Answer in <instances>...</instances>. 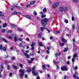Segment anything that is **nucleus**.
Segmentation results:
<instances>
[{"label":"nucleus","mask_w":79,"mask_h":79,"mask_svg":"<svg viewBox=\"0 0 79 79\" xmlns=\"http://www.w3.org/2000/svg\"><path fill=\"white\" fill-rule=\"evenodd\" d=\"M48 21V19L47 18H44L40 20L41 23L44 26H45L47 24Z\"/></svg>","instance_id":"obj_1"},{"label":"nucleus","mask_w":79,"mask_h":79,"mask_svg":"<svg viewBox=\"0 0 79 79\" xmlns=\"http://www.w3.org/2000/svg\"><path fill=\"white\" fill-rule=\"evenodd\" d=\"M35 66H34L33 68H32L31 71L32 74H33L35 76H39V73L38 72H35Z\"/></svg>","instance_id":"obj_2"},{"label":"nucleus","mask_w":79,"mask_h":79,"mask_svg":"<svg viewBox=\"0 0 79 79\" xmlns=\"http://www.w3.org/2000/svg\"><path fill=\"white\" fill-rule=\"evenodd\" d=\"M19 72L21 73L19 75V77L21 78H22L23 76H24V72L22 69H20L19 70Z\"/></svg>","instance_id":"obj_3"},{"label":"nucleus","mask_w":79,"mask_h":79,"mask_svg":"<svg viewBox=\"0 0 79 79\" xmlns=\"http://www.w3.org/2000/svg\"><path fill=\"white\" fill-rule=\"evenodd\" d=\"M35 2H36L35 1H34L31 2H30L29 4H27L26 5V7L28 8V7H30L31 5H33V4H34Z\"/></svg>","instance_id":"obj_4"},{"label":"nucleus","mask_w":79,"mask_h":79,"mask_svg":"<svg viewBox=\"0 0 79 79\" xmlns=\"http://www.w3.org/2000/svg\"><path fill=\"white\" fill-rule=\"evenodd\" d=\"M59 6V3L58 2H56L54 3L52 6L53 9L55 8H56V7H58Z\"/></svg>","instance_id":"obj_5"},{"label":"nucleus","mask_w":79,"mask_h":79,"mask_svg":"<svg viewBox=\"0 0 79 79\" xmlns=\"http://www.w3.org/2000/svg\"><path fill=\"white\" fill-rule=\"evenodd\" d=\"M0 50H3V51H6V48L5 47H3V46L2 45H0Z\"/></svg>","instance_id":"obj_6"},{"label":"nucleus","mask_w":79,"mask_h":79,"mask_svg":"<svg viewBox=\"0 0 79 79\" xmlns=\"http://www.w3.org/2000/svg\"><path fill=\"white\" fill-rule=\"evenodd\" d=\"M61 71H68V69L66 67V66H65L64 67H62L60 68Z\"/></svg>","instance_id":"obj_7"},{"label":"nucleus","mask_w":79,"mask_h":79,"mask_svg":"<svg viewBox=\"0 0 79 79\" xmlns=\"http://www.w3.org/2000/svg\"><path fill=\"white\" fill-rule=\"evenodd\" d=\"M1 40L2 41H3V42H5V43H6V44H8V41H7V40H6V39L3 38H2Z\"/></svg>","instance_id":"obj_8"},{"label":"nucleus","mask_w":79,"mask_h":79,"mask_svg":"<svg viewBox=\"0 0 79 79\" xmlns=\"http://www.w3.org/2000/svg\"><path fill=\"white\" fill-rule=\"evenodd\" d=\"M26 17V18H28V19H30V20H32V17H31L29 15H25Z\"/></svg>","instance_id":"obj_9"},{"label":"nucleus","mask_w":79,"mask_h":79,"mask_svg":"<svg viewBox=\"0 0 79 79\" xmlns=\"http://www.w3.org/2000/svg\"><path fill=\"white\" fill-rule=\"evenodd\" d=\"M59 10L61 12H63V11H64V7H59Z\"/></svg>","instance_id":"obj_10"},{"label":"nucleus","mask_w":79,"mask_h":79,"mask_svg":"<svg viewBox=\"0 0 79 79\" xmlns=\"http://www.w3.org/2000/svg\"><path fill=\"white\" fill-rule=\"evenodd\" d=\"M23 55H25V56H26V57L27 58H30V57L29 56V55L27 54V53H24Z\"/></svg>","instance_id":"obj_11"},{"label":"nucleus","mask_w":79,"mask_h":79,"mask_svg":"<svg viewBox=\"0 0 79 79\" xmlns=\"http://www.w3.org/2000/svg\"><path fill=\"white\" fill-rule=\"evenodd\" d=\"M61 40L62 42H64V43H66V42L67 41L66 40L64 39V38L63 37L62 38Z\"/></svg>","instance_id":"obj_12"},{"label":"nucleus","mask_w":79,"mask_h":79,"mask_svg":"<svg viewBox=\"0 0 79 79\" xmlns=\"http://www.w3.org/2000/svg\"><path fill=\"white\" fill-rule=\"evenodd\" d=\"M42 37V33H38V34L37 35V37L38 38H39L40 39L41 38V37Z\"/></svg>","instance_id":"obj_13"},{"label":"nucleus","mask_w":79,"mask_h":79,"mask_svg":"<svg viewBox=\"0 0 79 79\" xmlns=\"http://www.w3.org/2000/svg\"><path fill=\"white\" fill-rule=\"evenodd\" d=\"M14 7H15V8H17V9H21V8L20 7L18 6V5L16 4L14 6Z\"/></svg>","instance_id":"obj_14"},{"label":"nucleus","mask_w":79,"mask_h":79,"mask_svg":"<svg viewBox=\"0 0 79 79\" xmlns=\"http://www.w3.org/2000/svg\"><path fill=\"white\" fill-rule=\"evenodd\" d=\"M0 67L1 68V69H0V71L2 72L3 71V69L4 68V67H3V65H1Z\"/></svg>","instance_id":"obj_15"},{"label":"nucleus","mask_w":79,"mask_h":79,"mask_svg":"<svg viewBox=\"0 0 79 79\" xmlns=\"http://www.w3.org/2000/svg\"><path fill=\"white\" fill-rule=\"evenodd\" d=\"M35 45V43L33 42L31 45V47H34Z\"/></svg>","instance_id":"obj_16"},{"label":"nucleus","mask_w":79,"mask_h":79,"mask_svg":"<svg viewBox=\"0 0 79 79\" xmlns=\"http://www.w3.org/2000/svg\"><path fill=\"white\" fill-rule=\"evenodd\" d=\"M72 27L73 30H75V29H76V27H75V25H74V24H72Z\"/></svg>","instance_id":"obj_17"},{"label":"nucleus","mask_w":79,"mask_h":79,"mask_svg":"<svg viewBox=\"0 0 79 79\" xmlns=\"http://www.w3.org/2000/svg\"><path fill=\"white\" fill-rule=\"evenodd\" d=\"M68 7H64V11H68Z\"/></svg>","instance_id":"obj_18"},{"label":"nucleus","mask_w":79,"mask_h":79,"mask_svg":"<svg viewBox=\"0 0 79 79\" xmlns=\"http://www.w3.org/2000/svg\"><path fill=\"white\" fill-rule=\"evenodd\" d=\"M73 76L74 77H75V78H76V79H79V77H78L76 76V75H75V74L73 75Z\"/></svg>","instance_id":"obj_19"},{"label":"nucleus","mask_w":79,"mask_h":79,"mask_svg":"<svg viewBox=\"0 0 79 79\" xmlns=\"http://www.w3.org/2000/svg\"><path fill=\"white\" fill-rule=\"evenodd\" d=\"M46 48L48 50H50V49L51 48V46H47L46 47Z\"/></svg>","instance_id":"obj_20"},{"label":"nucleus","mask_w":79,"mask_h":79,"mask_svg":"<svg viewBox=\"0 0 79 79\" xmlns=\"http://www.w3.org/2000/svg\"><path fill=\"white\" fill-rule=\"evenodd\" d=\"M6 26H7V24H6V23H5L2 25L3 27H5Z\"/></svg>","instance_id":"obj_21"},{"label":"nucleus","mask_w":79,"mask_h":79,"mask_svg":"<svg viewBox=\"0 0 79 79\" xmlns=\"http://www.w3.org/2000/svg\"><path fill=\"white\" fill-rule=\"evenodd\" d=\"M17 14V12L16 11H15L14 12H12L11 13V15H16Z\"/></svg>","instance_id":"obj_22"},{"label":"nucleus","mask_w":79,"mask_h":79,"mask_svg":"<svg viewBox=\"0 0 79 79\" xmlns=\"http://www.w3.org/2000/svg\"><path fill=\"white\" fill-rule=\"evenodd\" d=\"M5 31H6V30L5 29H1V32H3V33H4V32H5Z\"/></svg>","instance_id":"obj_23"},{"label":"nucleus","mask_w":79,"mask_h":79,"mask_svg":"<svg viewBox=\"0 0 79 79\" xmlns=\"http://www.w3.org/2000/svg\"><path fill=\"white\" fill-rule=\"evenodd\" d=\"M7 69H8V70H10V65H7Z\"/></svg>","instance_id":"obj_24"},{"label":"nucleus","mask_w":79,"mask_h":79,"mask_svg":"<svg viewBox=\"0 0 79 79\" xmlns=\"http://www.w3.org/2000/svg\"><path fill=\"white\" fill-rule=\"evenodd\" d=\"M12 67H13L15 69H17V66L15 65H13Z\"/></svg>","instance_id":"obj_25"},{"label":"nucleus","mask_w":79,"mask_h":79,"mask_svg":"<svg viewBox=\"0 0 79 79\" xmlns=\"http://www.w3.org/2000/svg\"><path fill=\"white\" fill-rule=\"evenodd\" d=\"M19 66H20V68H23V65L22 64H19Z\"/></svg>","instance_id":"obj_26"},{"label":"nucleus","mask_w":79,"mask_h":79,"mask_svg":"<svg viewBox=\"0 0 79 79\" xmlns=\"http://www.w3.org/2000/svg\"><path fill=\"white\" fill-rule=\"evenodd\" d=\"M59 44L60 46H63L64 45V43H60V42L59 43Z\"/></svg>","instance_id":"obj_27"},{"label":"nucleus","mask_w":79,"mask_h":79,"mask_svg":"<svg viewBox=\"0 0 79 79\" xmlns=\"http://www.w3.org/2000/svg\"><path fill=\"white\" fill-rule=\"evenodd\" d=\"M14 42H16L17 41V37H15L14 38Z\"/></svg>","instance_id":"obj_28"},{"label":"nucleus","mask_w":79,"mask_h":79,"mask_svg":"<svg viewBox=\"0 0 79 79\" xmlns=\"http://www.w3.org/2000/svg\"><path fill=\"white\" fill-rule=\"evenodd\" d=\"M68 48H65L64 49V52H66L67 51H68Z\"/></svg>","instance_id":"obj_29"},{"label":"nucleus","mask_w":79,"mask_h":79,"mask_svg":"<svg viewBox=\"0 0 79 79\" xmlns=\"http://www.w3.org/2000/svg\"><path fill=\"white\" fill-rule=\"evenodd\" d=\"M33 15H35V16H36V15H37V12H36L35 10L34 11V12H33Z\"/></svg>","instance_id":"obj_30"},{"label":"nucleus","mask_w":79,"mask_h":79,"mask_svg":"<svg viewBox=\"0 0 79 79\" xmlns=\"http://www.w3.org/2000/svg\"><path fill=\"white\" fill-rule=\"evenodd\" d=\"M43 12L44 13L47 12V10H46V8H44L43 10Z\"/></svg>","instance_id":"obj_31"},{"label":"nucleus","mask_w":79,"mask_h":79,"mask_svg":"<svg viewBox=\"0 0 79 79\" xmlns=\"http://www.w3.org/2000/svg\"><path fill=\"white\" fill-rule=\"evenodd\" d=\"M77 54H75V55H73V58H76V57H77Z\"/></svg>","instance_id":"obj_32"},{"label":"nucleus","mask_w":79,"mask_h":79,"mask_svg":"<svg viewBox=\"0 0 79 79\" xmlns=\"http://www.w3.org/2000/svg\"><path fill=\"white\" fill-rule=\"evenodd\" d=\"M27 71L28 73L29 72H31V69H27Z\"/></svg>","instance_id":"obj_33"},{"label":"nucleus","mask_w":79,"mask_h":79,"mask_svg":"<svg viewBox=\"0 0 79 79\" xmlns=\"http://www.w3.org/2000/svg\"><path fill=\"white\" fill-rule=\"evenodd\" d=\"M11 26L12 27H16V25L14 24H12Z\"/></svg>","instance_id":"obj_34"},{"label":"nucleus","mask_w":79,"mask_h":79,"mask_svg":"<svg viewBox=\"0 0 79 79\" xmlns=\"http://www.w3.org/2000/svg\"><path fill=\"white\" fill-rule=\"evenodd\" d=\"M39 45L41 47H43V44L42 43H39Z\"/></svg>","instance_id":"obj_35"},{"label":"nucleus","mask_w":79,"mask_h":79,"mask_svg":"<svg viewBox=\"0 0 79 79\" xmlns=\"http://www.w3.org/2000/svg\"><path fill=\"white\" fill-rule=\"evenodd\" d=\"M44 28H45V27H41L40 28V29L41 30V31H43V30H44Z\"/></svg>","instance_id":"obj_36"},{"label":"nucleus","mask_w":79,"mask_h":79,"mask_svg":"<svg viewBox=\"0 0 79 79\" xmlns=\"http://www.w3.org/2000/svg\"><path fill=\"white\" fill-rule=\"evenodd\" d=\"M75 60V59H74V58L73 57L72 59V61L73 63H74V61Z\"/></svg>","instance_id":"obj_37"},{"label":"nucleus","mask_w":79,"mask_h":79,"mask_svg":"<svg viewBox=\"0 0 79 79\" xmlns=\"http://www.w3.org/2000/svg\"><path fill=\"white\" fill-rule=\"evenodd\" d=\"M28 63L29 64H31V63H32V62L31 60H28Z\"/></svg>","instance_id":"obj_38"},{"label":"nucleus","mask_w":79,"mask_h":79,"mask_svg":"<svg viewBox=\"0 0 79 79\" xmlns=\"http://www.w3.org/2000/svg\"><path fill=\"white\" fill-rule=\"evenodd\" d=\"M18 39L19 41H22V40H23V39H22V38H18Z\"/></svg>","instance_id":"obj_39"},{"label":"nucleus","mask_w":79,"mask_h":79,"mask_svg":"<svg viewBox=\"0 0 79 79\" xmlns=\"http://www.w3.org/2000/svg\"><path fill=\"white\" fill-rule=\"evenodd\" d=\"M34 48H35L34 47H33V46L31 47V49L32 50H34Z\"/></svg>","instance_id":"obj_40"},{"label":"nucleus","mask_w":79,"mask_h":79,"mask_svg":"<svg viewBox=\"0 0 79 79\" xmlns=\"http://www.w3.org/2000/svg\"><path fill=\"white\" fill-rule=\"evenodd\" d=\"M72 20L73 21H74V17H72Z\"/></svg>","instance_id":"obj_41"},{"label":"nucleus","mask_w":79,"mask_h":79,"mask_svg":"<svg viewBox=\"0 0 79 79\" xmlns=\"http://www.w3.org/2000/svg\"><path fill=\"white\" fill-rule=\"evenodd\" d=\"M12 31L11 30H8L7 31V32L8 33H11L12 32Z\"/></svg>","instance_id":"obj_42"},{"label":"nucleus","mask_w":79,"mask_h":79,"mask_svg":"<svg viewBox=\"0 0 79 79\" xmlns=\"http://www.w3.org/2000/svg\"><path fill=\"white\" fill-rule=\"evenodd\" d=\"M11 58L12 60H15V57H13Z\"/></svg>","instance_id":"obj_43"},{"label":"nucleus","mask_w":79,"mask_h":79,"mask_svg":"<svg viewBox=\"0 0 79 79\" xmlns=\"http://www.w3.org/2000/svg\"><path fill=\"white\" fill-rule=\"evenodd\" d=\"M18 31H22V29H20V28H18Z\"/></svg>","instance_id":"obj_44"},{"label":"nucleus","mask_w":79,"mask_h":79,"mask_svg":"<svg viewBox=\"0 0 79 79\" xmlns=\"http://www.w3.org/2000/svg\"><path fill=\"white\" fill-rule=\"evenodd\" d=\"M78 0H73V2H77Z\"/></svg>","instance_id":"obj_45"},{"label":"nucleus","mask_w":79,"mask_h":79,"mask_svg":"<svg viewBox=\"0 0 79 79\" xmlns=\"http://www.w3.org/2000/svg\"><path fill=\"white\" fill-rule=\"evenodd\" d=\"M65 23H68V21L67 20H65Z\"/></svg>","instance_id":"obj_46"},{"label":"nucleus","mask_w":79,"mask_h":79,"mask_svg":"<svg viewBox=\"0 0 79 79\" xmlns=\"http://www.w3.org/2000/svg\"><path fill=\"white\" fill-rule=\"evenodd\" d=\"M55 56L56 57H57L58 56V53H56L55 54Z\"/></svg>","instance_id":"obj_47"},{"label":"nucleus","mask_w":79,"mask_h":79,"mask_svg":"<svg viewBox=\"0 0 79 79\" xmlns=\"http://www.w3.org/2000/svg\"><path fill=\"white\" fill-rule=\"evenodd\" d=\"M42 68L43 69H44V68H45V66L44 65H42Z\"/></svg>","instance_id":"obj_48"},{"label":"nucleus","mask_w":79,"mask_h":79,"mask_svg":"<svg viewBox=\"0 0 79 79\" xmlns=\"http://www.w3.org/2000/svg\"><path fill=\"white\" fill-rule=\"evenodd\" d=\"M78 68L77 67V66H76V67H75L74 68V69H75V70H77V69Z\"/></svg>","instance_id":"obj_49"},{"label":"nucleus","mask_w":79,"mask_h":79,"mask_svg":"<svg viewBox=\"0 0 79 79\" xmlns=\"http://www.w3.org/2000/svg\"><path fill=\"white\" fill-rule=\"evenodd\" d=\"M46 52L47 54H49V53H50V52H49V51H48V50H47L46 51Z\"/></svg>","instance_id":"obj_50"},{"label":"nucleus","mask_w":79,"mask_h":79,"mask_svg":"<svg viewBox=\"0 0 79 79\" xmlns=\"http://www.w3.org/2000/svg\"><path fill=\"white\" fill-rule=\"evenodd\" d=\"M31 61H34V58H31Z\"/></svg>","instance_id":"obj_51"},{"label":"nucleus","mask_w":79,"mask_h":79,"mask_svg":"<svg viewBox=\"0 0 79 79\" xmlns=\"http://www.w3.org/2000/svg\"><path fill=\"white\" fill-rule=\"evenodd\" d=\"M53 63H54V64H57V62H56V61H53Z\"/></svg>","instance_id":"obj_52"},{"label":"nucleus","mask_w":79,"mask_h":79,"mask_svg":"<svg viewBox=\"0 0 79 79\" xmlns=\"http://www.w3.org/2000/svg\"><path fill=\"white\" fill-rule=\"evenodd\" d=\"M19 45L20 47H23V45L21 43H20Z\"/></svg>","instance_id":"obj_53"},{"label":"nucleus","mask_w":79,"mask_h":79,"mask_svg":"<svg viewBox=\"0 0 79 79\" xmlns=\"http://www.w3.org/2000/svg\"><path fill=\"white\" fill-rule=\"evenodd\" d=\"M8 38H9V39H11V40L13 39V38L11 36H8Z\"/></svg>","instance_id":"obj_54"},{"label":"nucleus","mask_w":79,"mask_h":79,"mask_svg":"<svg viewBox=\"0 0 79 79\" xmlns=\"http://www.w3.org/2000/svg\"><path fill=\"white\" fill-rule=\"evenodd\" d=\"M53 36H51L50 37V39L51 40H52V39H53Z\"/></svg>","instance_id":"obj_55"},{"label":"nucleus","mask_w":79,"mask_h":79,"mask_svg":"<svg viewBox=\"0 0 79 79\" xmlns=\"http://www.w3.org/2000/svg\"><path fill=\"white\" fill-rule=\"evenodd\" d=\"M9 76H12V73H10Z\"/></svg>","instance_id":"obj_56"},{"label":"nucleus","mask_w":79,"mask_h":79,"mask_svg":"<svg viewBox=\"0 0 79 79\" xmlns=\"http://www.w3.org/2000/svg\"><path fill=\"white\" fill-rule=\"evenodd\" d=\"M28 77V76H27V74H25V77L26 78H27Z\"/></svg>","instance_id":"obj_57"},{"label":"nucleus","mask_w":79,"mask_h":79,"mask_svg":"<svg viewBox=\"0 0 79 79\" xmlns=\"http://www.w3.org/2000/svg\"><path fill=\"white\" fill-rule=\"evenodd\" d=\"M67 64H69V61H68L67 62Z\"/></svg>","instance_id":"obj_58"},{"label":"nucleus","mask_w":79,"mask_h":79,"mask_svg":"<svg viewBox=\"0 0 79 79\" xmlns=\"http://www.w3.org/2000/svg\"><path fill=\"white\" fill-rule=\"evenodd\" d=\"M18 14H19V15H21L22 13L20 12H17V14H18Z\"/></svg>","instance_id":"obj_59"},{"label":"nucleus","mask_w":79,"mask_h":79,"mask_svg":"<svg viewBox=\"0 0 79 79\" xmlns=\"http://www.w3.org/2000/svg\"><path fill=\"white\" fill-rule=\"evenodd\" d=\"M56 33H57V34H59V33H60V30H58V31H56Z\"/></svg>","instance_id":"obj_60"},{"label":"nucleus","mask_w":79,"mask_h":79,"mask_svg":"<svg viewBox=\"0 0 79 79\" xmlns=\"http://www.w3.org/2000/svg\"><path fill=\"white\" fill-rule=\"evenodd\" d=\"M36 79H40V76H38L37 77Z\"/></svg>","instance_id":"obj_61"},{"label":"nucleus","mask_w":79,"mask_h":79,"mask_svg":"<svg viewBox=\"0 0 79 79\" xmlns=\"http://www.w3.org/2000/svg\"><path fill=\"white\" fill-rule=\"evenodd\" d=\"M48 56H46L45 57L46 60H47V59L48 58Z\"/></svg>","instance_id":"obj_62"},{"label":"nucleus","mask_w":79,"mask_h":79,"mask_svg":"<svg viewBox=\"0 0 79 79\" xmlns=\"http://www.w3.org/2000/svg\"><path fill=\"white\" fill-rule=\"evenodd\" d=\"M0 16H4V15L3 14H0Z\"/></svg>","instance_id":"obj_63"},{"label":"nucleus","mask_w":79,"mask_h":79,"mask_svg":"<svg viewBox=\"0 0 79 79\" xmlns=\"http://www.w3.org/2000/svg\"><path fill=\"white\" fill-rule=\"evenodd\" d=\"M26 47H27V49H29V47L28 46H27Z\"/></svg>","instance_id":"obj_64"}]
</instances>
